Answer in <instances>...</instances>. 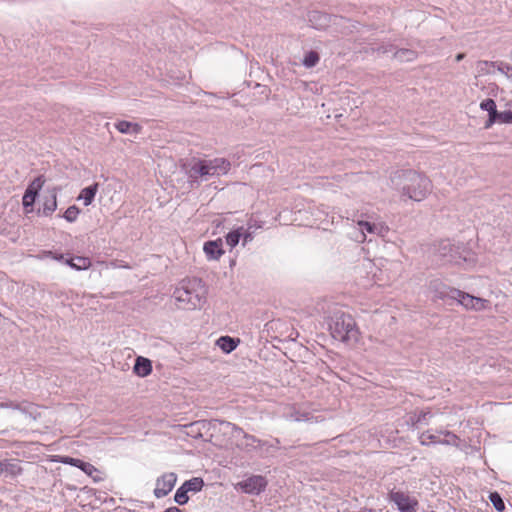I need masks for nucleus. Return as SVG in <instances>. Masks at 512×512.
Wrapping results in <instances>:
<instances>
[{"label": "nucleus", "instance_id": "obj_31", "mask_svg": "<svg viewBox=\"0 0 512 512\" xmlns=\"http://www.w3.org/2000/svg\"><path fill=\"white\" fill-rule=\"evenodd\" d=\"M293 419L297 422H301V421H310L313 417L310 415V413H300V412H295L293 415H292Z\"/></svg>", "mask_w": 512, "mask_h": 512}, {"label": "nucleus", "instance_id": "obj_6", "mask_svg": "<svg viewBox=\"0 0 512 512\" xmlns=\"http://www.w3.org/2000/svg\"><path fill=\"white\" fill-rule=\"evenodd\" d=\"M55 461L79 468L86 475L91 477L94 482H101L104 479V477L102 476V472L91 463L84 462L80 459L73 458L70 456H57Z\"/></svg>", "mask_w": 512, "mask_h": 512}, {"label": "nucleus", "instance_id": "obj_24", "mask_svg": "<svg viewBox=\"0 0 512 512\" xmlns=\"http://www.w3.org/2000/svg\"><path fill=\"white\" fill-rule=\"evenodd\" d=\"M80 214V209L72 205L66 209V211L63 214V217L68 222H75Z\"/></svg>", "mask_w": 512, "mask_h": 512}, {"label": "nucleus", "instance_id": "obj_30", "mask_svg": "<svg viewBox=\"0 0 512 512\" xmlns=\"http://www.w3.org/2000/svg\"><path fill=\"white\" fill-rule=\"evenodd\" d=\"M395 57H397L401 60L402 59L412 60L415 58V53L410 50H401V51H397L395 53Z\"/></svg>", "mask_w": 512, "mask_h": 512}, {"label": "nucleus", "instance_id": "obj_23", "mask_svg": "<svg viewBox=\"0 0 512 512\" xmlns=\"http://www.w3.org/2000/svg\"><path fill=\"white\" fill-rule=\"evenodd\" d=\"M432 287H433V290L436 294V296L439 298V299H445L446 297H450L452 298V293L450 292L448 286L442 284L441 282H434L432 284Z\"/></svg>", "mask_w": 512, "mask_h": 512}, {"label": "nucleus", "instance_id": "obj_16", "mask_svg": "<svg viewBox=\"0 0 512 512\" xmlns=\"http://www.w3.org/2000/svg\"><path fill=\"white\" fill-rule=\"evenodd\" d=\"M116 129L120 133H139L141 131V126L138 123H132L129 121H119L115 124Z\"/></svg>", "mask_w": 512, "mask_h": 512}, {"label": "nucleus", "instance_id": "obj_34", "mask_svg": "<svg viewBox=\"0 0 512 512\" xmlns=\"http://www.w3.org/2000/svg\"><path fill=\"white\" fill-rule=\"evenodd\" d=\"M463 58H464V54H461V53H460V54H458V55L456 56V61H460V60H462Z\"/></svg>", "mask_w": 512, "mask_h": 512}, {"label": "nucleus", "instance_id": "obj_19", "mask_svg": "<svg viewBox=\"0 0 512 512\" xmlns=\"http://www.w3.org/2000/svg\"><path fill=\"white\" fill-rule=\"evenodd\" d=\"M67 263L76 270H85L91 266V260L88 257L71 258Z\"/></svg>", "mask_w": 512, "mask_h": 512}, {"label": "nucleus", "instance_id": "obj_15", "mask_svg": "<svg viewBox=\"0 0 512 512\" xmlns=\"http://www.w3.org/2000/svg\"><path fill=\"white\" fill-rule=\"evenodd\" d=\"M133 369L136 375L146 377L152 372L151 361L144 357H138Z\"/></svg>", "mask_w": 512, "mask_h": 512}, {"label": "nucleus", "instance_id": "obj_13", "mask_svg": "<svg viewBox=\"0 0 512 512\" xmlns=\"http://www.w3.org/2000/svg\"><path fill=\"white\" fill-rule=\"evenodd\" d=\"M203 250L210 260H218L223 254L222 240L208 241L204 244Z\"/></svg>", "mask_w": 512, "mask_h": 512}, {"label": "nucleus", "instance_id": "obj_14", "mask_svg": "<svg viewBox=\"0 0 512 512\" xmlns=\"http://www.w3.org/2000/svg\"><path fill=\"white\" fill-rule=\"evenodd\" d=\"M480 108L489 113V118L485 123V128L488 129L497 122L498 111L496 109V103L493 99H485L480 103Z\"/></svg>", "mask_w": 512, "mask_h": 512}, {"label": "nucleus", "instance_id": "obj_2", "mask_svg": "<svg viewBox=\"0 0 512 512\" xmlns=\"http://www.w3.org/2000/svg\"><path fill=\"white\" fill-rule=\"evenodd\" d=\"M432 190L431 180L423 174L408 171L404 173L403 194L414 201L424 200Z\"/></svg>", "mask_w": 512, "mask_h": 512}, {"label": "nucleus", "instance_id": "obj_8", "mask_svg": "<svg viewBox=\"0 0 512 512\" xmlns=\"http://www.w3.org/2000/svg\"><path fill=\"white\" fill-rule=\"evenodd\" d=\"M44 184L45 178L44 176L40 175L36 177L26 188L22 198V204L25 213H30L32 211L33 204L35 203L38 193L43 188Z\"/></svg>", "mask_w": 512, "mask_h": 512}, {"label": "nucleus", "instance_id": "obj_18", "mask_svg": "<svg viewBox=\"0 0 512 512\" xmlns=\"http://www.w3.org/2000/svg\"><path fill=\"white\" fill-rule=\"evenodd\" d=\"M238 343H239V340L236 341L229 336H222L217 340V345L225 353H230L234 349H236Z\"/></svg>", "mask_w": 512, "mask_h": 512}, {"label": "nucleus", "instance_id": "obj_29", "mask_svg": "<svg viewBox=\"0 0 512 512\" xmlns=\"http://www.w3.org/2000/svg\"><path fill=\"white\" fill-rule=\"evenodd\" d=\"M497 122L504 123V124H508V123L512 124V111L498 112Z\"/></svg>", "mask_w": 512, "mask_h": 512}, {"label": "nucleus", "instance_id": "obj_26", "mask_svg": "<svg viewBox=\"0 0 512 512\" xmlns=\"http://www.w3.org/2000/svg\"><path fill=\"white\" fill-rule=\"evenodd\" d=\"M174 500L179 504V505H184L188 502L189 500V497H188V491L184 488V486H180L176 493H175V496H174Z\"/></svg>", "mask_w": 512, "mask_h": 512}, {"label": "nucleus", "instance_id": "obj_5", "mask_svg": "<svg viewBox=\"0 0 512 512\" xmlns=\"http://www.w3.org/2000/svg\"><path fill=\"white\" fill-rule=\"evenodd\" d=\"M419 441L421 445L428 446L431 444H444V445H452L457 446L459 442V438L449 432V431H440L437 433H432L430 431H425L421 433L419 436Z\"/></svg>", "mask_w": 512, "mask_h": 512}, {"label": "nucleus", "instance_id": "obj_21", "mask_svg": "<svg viewBox=\"0 0 512 512\" xmlns=\"http://www.w3.org/2000/svg\"><path fill=\"white\" fill-rule=\"evenodd\" d=\"M358 225L361 227V229H365L368 233H374L376 230V226L374 224H371L366 221H358ZM366 239V234L364 230H361V232L355 236V240L362 243Z\"/></svg>", "mask_w": 512, "mask_h": 512}, {"label": "nucleus", "instance_id": "obj_22", "mask_svg": "<svg viewBox=\"0 0 512 512\" xmlns=\"http://www.w3.org/2000/svg\"><path fill=\"white\" fill-rule=\"evenodd\" d=\"M57 209V193L53 189L50 199H47L43 204V212L45 215H51Z\"/></svg>", "mask_w": 512, "mask_h": 512}, {"label": "nucleus", "instance_id": "obj_25", "mask_svg": "<svg viewBox=\"0 0 512 512\" xmlns=\"http://www.w3.org/2000/svg\"><path fill=\"white\" fill-rule=\"evenodd\" d=\"M241 230H242V228L233 230L227 234L226 242L231 248L235 247L239 243V240H240V237L242 234Z\"/></svg>", "mask_w": 512, "mask_h": 512}, {"label": "nucleus", "instance_id": "obj_32", "mask_svg": "<svg viewBox=\"0 0 512 512\" xmlns=\"http://www.w3.org/2000/svg\"><path fill=\"white\" fill-rule=\"evenodd\" d=\"M427 412L421 411L416 419L411 417L412 424H416L420 422L422 419H424L427 416Z\"/></svg>", "mask_w": 512, "mask_h": 512}, {"label": "nucleus", "instance_id": "obj_3", "mask_svg": "<svg viewBox=\"0 0 512 512\" xmlns=\"http://www.w3.org/2000/svg\"><path fill=\"white\" fill-rule=\"evenodd\" d=\"M230 169V162L224 158L213 160H197L191 166L192 176H213L226 174Z\"/></svg>", "mask_w": 512, "mask_h": 512}, {"label": "nucleus", "instance_id": "obj_33", "mask_svg": "<svg viewBox=\"0 0 512 512\" xmlns=\"http://www.w3.org/2000/svg\"><path fill=\"white\" fill-rule=\"evenodd\" d=\"M312 17H313V18H316V17H317V18H324V19H326V16H325V15H322V14H320V13H314V14L312 15Z\"/></svg>", "mask_w": 512, "mask_h": 512}, {"label": "nucleus", "instance_id": "obj_28", "mask_svg": "<svg viewBox=\"0 0 512 512\" xmlns=\"http://www.w3.org/2000/svg\"><path fill=\"white\" fill-rule=\"evenodd\" d=\"M318 62H319V55L315 51L308 52L305 55L304 60H303V64L308 68L315 66Z\"/></svg>", "mask_w": 512, "mask_h": 512}, {"label": "nucleus", "instance_id": "obj_27", "mask_svg": "<svg viewBox=\"0 0 512 512\" xmlns=\"http://www.w3.org/2000/svg\"><path fill=\"white\" fill-rule=\"evenodd\" d=\"M490 501L494 505L495 509L499 512H502L505 510V504L502 500L501 496L497 492H493L489 496Z\"/></svg>", "mask_w": 512, "mask_h": 512}, {"label": "nucleus", "instance_id": "obj_4", "mask_svg": "<svg viewBox=\"0 0 512 512\" xmlns=\"http://www.w3.org/2000/svg\"><path fill=\"white\" fill-rule=\"evenodd\" d=\"M452 298L456 299L467 310L481 311L488 307L489 301L475 297L456 288H449Z\"/></svg>", "mask_w": 512, "mask_h": 512}, {"label": "nucleus", "instance_id": "obj_11", "mask_svg": "<svg viewBox=\"0 0 512 512\" xmlns=\"http://www.w3.org/2000/svg\"><path fill=\"white\" fill-rule=\"evenodd\" d=\"M174 297L178 303L191 305L193 308L199 302L198 295L193 293L188 287L182 285L174 291Z\"/></svg>", "mask_w": 512, "mask_h": 512}, {"label": "nucleus", "instance_id": "obj_10", "mask_svg": "<svg viewBox=\"0 0 512 512\" xmlns=\"http://www.w3.org/2000/svg\"><path fill=\"white\" fill-rule=\"evenodd\" d=\"M177 475L174 472H168L161 475L156 480L154 495L156 498H163L168 495L175 487Z\"/></svg>", "mask_w": 512, "mask_h": 512}, {"label": "nucleus", "instance_id": "obj_9", "mask_svg": "<svg viewBox=\"0 0 512 512\" xmlns=\"http://www.w3.org/2000/svg\"><path fill=\"white\" fill-rule=\"evenodd\" d=\"M389 499L397 505L401 512H417V499L409 496L405 492L392 491L389 494Z\"/></svg>", "mask_w": 512, "mask_h": 512}, {"label": "nucleus", "instance_id": "obj_1", "mask_svg": "<svg viewBox=\"0 0 512 512\" xmlns=\"http://www.w3.org/2000/svg\"><path fill=\"white\" fill-rule=\"evenodd\" d=\"M328 326L330 334L335 340L350 346H355L361 341L362 333L354 317L348 313L335 312L331 316Z\"/></svg>", "mask_w": 512, "mask_h": 512}, {"label": "nucleus", "instance_id": "obj_12", "mask_svg": "<svg viewBox=\"0 0 512 512\" xmlns=\"http://www.w3.org/2000/svg\"><path fill=\"white\" fill-rule=\"evenodd\" d=\"M23 472L22 467L17 461L3 460L0 461V473L5 477H17Z\"/></svg>", "mask_w": 512, "mask_h": 512}, {"label": "nucleus", "instance_id": "obj_7", "mask_svg": "<svg viewBox=\"0 0 512 512\" xmlns=\"http://www.w3.org/2000/svg\"><path fill=\"white\" fill-rule=\"evenodd\" d=\"M267 484L268 482L264 476L252 475L247 479L238 482L235 485V488L241 490L243 493L246 494L258 495L266 489Z\"/></svg>", "mask_w": 512, "mask_h": 512}, {"label": "nucleus", "instance_id": "obj_17", "mask_svg": "<svg viewBox=\"0 0 512 512\" xmlns=\"http://www.w3.org/2000/svg\"><path fill=\"white\" fill-rule=\"evenodd\" d=\"M97 191H98V183H94L93 185L82 189L78 199H83L84 205L88 206L93 202Z\"/></svg>", "mask_w": 512, "mask_h": 512}, {"label": "nucleus", "instance_id": "obj_20", "mask_svg": "<svg viewBox=\"0 0 512 512\" xmlns=\"http://www.w3.org/2000/svg\"><path fill=\"white\" fill-rule=\"evenodd\" d=\"M182 486L188 491V492H198L200 491L204 486V481L202 478L194 477L190 480L185 481Z\"/></svg>", "mask_w": 512, "mask_h": 512}]
</instances>
